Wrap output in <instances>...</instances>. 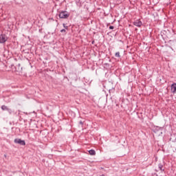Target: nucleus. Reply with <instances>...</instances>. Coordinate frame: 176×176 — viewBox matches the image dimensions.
<instances>
[{"mask_svg":"<svg viewBox=\"0 0 176 176\" xmlns=\"http://www.w3.org/2000/svg\"><path fill=\"white\" fill-rule=\"evenodd\" d=\"M59 17L60 19H68L69 17V14L67 11H60L59 12Z\"/></svg>","mask_w":176,"mask_h":176,"instance_id":"nucleus-1","label":"nucleus"},{"mask_svg":"<svg viewBox=\"0 0 176 176\" xmlns=\"http://www.w3.org/2000/svg\"><path fill=\"white\" fill-rule=\"evenodd\" d=\"M8 41V36L5 34L0 35V43H5Z\"/></svg>","mask_w":176,"mask_h":176,"instance_id":"nucleus-2","label":"nucleus"},{"mask_svg":"<svg viewBox=\"0 0 176 176\" xmlns=\"http://www.w3.org/2000/svg\"><path fill=\"white\" fill-rule=\"evenodd\" d=\"M14 142L15 144H19V145H25V141L22 140L21 139H15Z\"/></svg>","mask_w":176,"mask_h":176,"instance_id":"nucleus-3","label":"nucleus"},{"mask_svg":"<svg viewBox=\"0 0 176 176\" xmlns=\"http://www.w3.org/2000/svg\"><path fill=\"white\" fill-rule=\"evenodd\" d=\"M133 25H135L136 27H141L142 25V22L140 20H136L133 22Z\"/></svg>","mask_w":176,"mask_h":176,"instance_id":"nucleus-4","label":"nucleus"},{"mask_svg":"<svg viewBox=\"0 0 176 176\" xmlns=\"http://www.w3.org/2000/svg\"><path fill=\"white\" fill-rule=\"evenodd\" d=\"M171 91L172 93H173L174 94H175L176 93V83L174 82L171 85Z\"/></svg>","mask_w":176,"mask_h":176,"instance_id":"nucleus-5","label":"nucleus"},{"mask_svg":"<svg viewBox=\"0 0 176 176\" xmlns=\"http://www.w3.org/2000/svg\"><path fill=\"white\" fill-rule=\"evenodd\" d=\"M89 155L94 156V155H96V151H94V149L89 150Z\"/></svg>","mask_w":176,"mask_h":176,"instance_id":"nucleus-6","label":"nucleus"},{"mask_svg":"<svg viewBox=\"0 0 176 176\" xmlns=\"http://www.w3.org/2000/svg\"><path fill=\"white\" fill-rule=\"evenodd\" d=\"M1 109L2 111H9V108H8V107H6V105H2Z\"/></svg>","mask_w":176,"mask_h":176,"instance_id":"nucleus-7","label":"nucleus"},{"mask_svg":"<svg viewBox=\"0 0 176 176\" xmlns=\"http://www.w3.org/2000/svg\"><path fill=\"white\" fill-rule=\"evenodd\" d=\"M158 167L161 171H163V165L162 164H159Z\"/></svg>","mask_w":176,"mask_h":176,"instance_id":"nucleus-8","label":"nucleus"},{"mask_svg":"<svg viewBox=\"0 0 176 176\" xmlns=\"http://www.w3.org/2000/svg\"><path fill=\"white\" fill-rule=\"evenodd\" d=\"M116 57H120V52H118L115 54Z\"/></svg>","mask_w":176,"mask_h":176,"instance_id":"nucleus-9","label":"nucleus"},{"mask_svg":"<svg viewBox=\"0 0 176 176\" xmlns=\"http://www.w3.org/2000/svg\"><path fill=\"white\" fill-rule=\"evenodd\" d=\"M60 32H64V34H67V30H65V29H63L60 30Z\"/></svg>","mask_w":176,"mask_h":176,"instance_id":"nucleus-10","label":"nucleus"},{"mask_svg":"<svg viewBox=\"0 0 176 176\" xmlns=\"http://www.w3.org/2000/svg\"><path fill=\"white\" fill-rule=\"evenodd\" d=\"M63 25L65 30H68V26L65 25V23H63Z\"/></svg>","mask_w":176,"mask_h":176,"instance_id":"nucleus-11","label":"nucleus"},{"mask_svg":"<svg viewBox=\"0 0 176 176\" xmlns=\"http://www.w3.org/2000/svg\"><path fill=\"white\" fill-rule=\"evenodd\" d=\"M115 28L113 26H109V30H113Z\"/></svg>","mask_w":176,"mask_h":176,"instance_id":"nucleus-12","label":"nucleus"},{"mask_svg":"<svg viewBox=\"0 0 176 176\" xmlns=\"http://www.w3.org/2000/svg\"><path fill=\"white\" fill-rule=\"evenodd\" d=\"M80 124H83V122L82 121H80Z\"/></svg>","mask_w":176,"mask_h":176,"instance_id":"nucleus-13","label":"nucleus"},{"mask_svg":"<svg viewBox=\"0 0 176 176\" xmlns=\"http://www.w3.org/2000/svg\"><path fill=\"white\" fill-rule=\"evenodd\" d=\"M4 156H5V157H6V155H5Z\"/></svg>","mask_w":176,"mask_h":176,"instance_id":"nucleus-14","label":"nucleus"}]
</instances>
